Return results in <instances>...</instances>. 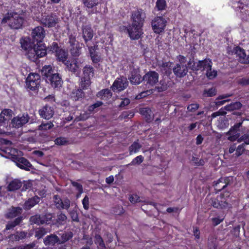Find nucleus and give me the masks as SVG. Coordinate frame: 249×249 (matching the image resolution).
<instances>
[{"label": "nucleus", "instance_id": "nucleus-57", "mask_svg": "<svg viewBox=\"0 0 249 249\" xmlns=\"http://www.w3.org/2000/svg\"><path fill=\"white\" fill-rule=\"evenodd\" d=\"M199 107L198 104H192L187 107V109L190 112H194Z\"/></svg>", "mask_w": 249, "mask_h": 249}, {"label": "nucleus", "instance_id": "nucleus-30", "mask_svg": "<svg viewBox=\"0 0 249 249\" xmlns=\"http://www.w3.org/2000/svg\"><path fill=\"white\" fill-rule=\"evenodd\" d=\"M55 55L59 61L65 63L67 61L68 53L64 49L60 48L55 53Z\"/></svg>", "mask_w": 249, "mask_h": 249}, {"label": "nucleus", "instance_id": "nucleus-62", "mask_svg": "<svg viewBox=\"0 0 249 249\" xmlns=\"http://www.w3.org/2000/svg\"><path fill=\"white\" fill-rule=\"evenodd\" d=\"M69 43L71 44V46H75L76 45H78V42L76 41L75 36H74L72 35L69 36Z\"/></svg>", "mask_w": 249, "mask_h": 249}, {"label": "nucleus", "instance_id": "nucleus-1", "mask_svg": "<svg viewBox=\"0 0 249 249\" xmlns=\"http://www.w3.org/2000/svg\"><path fill=\"white\" fill-rule=\"evenodd\" d=\"M142 26L132 23L127 26H123L120 27L122 32L127 33L131 39L137 40L139 39L142 34Z\"/></svg>", "mask_w": 249, "mask_h": 249}, {"label": "nucleus", "instance_id": "nucleus-45", "mask_svg": "<svg viewBox=\"0 0 249 249\" xmlns=\"http://www.w3.org/2000/svg\"><path fill=\"white\" fill-rule=\"evenodd\" d=\"M83 2L88 8H92L98 4V0H83Z\"/></svg>", "mask_w": 249, "mask_h": 249}, {"label": "nucleus", "instance_id": "nucleus-2", "mask_svg": "<svg viewBox=\"0 0 249 249\" xmlns=\"http://www.w3.org/2000/svg\"><path fill=\"white\" fill-rule=\"evenodd\" d=\"M23 21V18L17 13H13L10 16L5 17L2 20V23L8 22L9 26L15 29L20 28L22 26Z\"/></svg>", "mask_w": 249, "mask_h": 249}, {"label": "nucleus", "instance_id": "nucleus-53", "mask_svg": "<svg viewBox=\"0 0 249 249\" xmlns=\"http://www.w3.org/2000/svg\"><path fill=\"white\" fill-rule=\"evenodd\" d=\"M245 149V144L242 143L239 145H238L237 147H236V152L235 155L237 157H239L241 156L243 152H244Z\"/></svg>", "mask_w": 249, "mask_h": 249}, {"label": "nucleus", "instance_id": "nucleus-33", "mask_svg": "<svg viewBox=\"0 0 249 249\" xmlns=\"http://www.w3.org/2000/svg\"><path fill=\"white\" fill-rule=\"evenodd\" d=\"M23 217L18 216L14 221L9 222L6 226L5 230H9L19 225L22 221Z\"/></svg>", "mask_w": 249, "mask_h": 249}, {"label": "nucleus", "instance_id": "nucleus-17", "mask_svg": "<svg viewBox=\"0 0 249 249\" xmlns=\"http://www.w3.org/2000/svg\"><path fill=\"white\" fill-rule=\"evenodd\" d=\"M232 53H234L236 56L239 57V60L241 63H249V55H247L245 51L240 47L234 48Z\"/></svg>", "mask_w": 249, "mask_h": 249}, {"label": "nucleus", "instance_id": "nucleus-48", "mask_svg": "<svg viewBox=\"0 0 249 249\" xmlns=\"http://www.w3.org/2000/svg\"><path fill=\"white\" fill-rule=\"evenodd\" d=\"M143 159L144 158L142 155L138 156L134 158L130 163L127 164L126 166L140 164L143 162Z\"/></svg>", "mask_w": 249, "mask_h": 249}, {"label": "nucleus", "instance_id": "nucleus-47", "mask_svg": "<svg viewBox=\"0 0 249 249\" xmlns=\"http://www.w3.org/2000/svg\"><path fill=\"white\" fill-rule=\"evenodd\" d=\"M54 126L53 123L49 122L46 123H42L38 126V129L40 130H47L51 129Z\"/></svg>", "mask_w": 249, "mask_h": 249}, {"label": "nucleus", "instance_id": "nucleus-44", "mask_svg": "<svg viewBox=\"0 0 249 249\" xmlns=\"http://www.w3.org/2000/svg\"><path fill=\"white\" fill-rule=\"evenodd\" d=\"M48 231H49L45 228H39L37 229L35 231V237L37 239H40Z\"/></svg>", "mask_w": 249, "mask_h": 249}, {"label": "nucleus", "instance_id": "nucleus-28", "mask_svg": "<svg viewBox=\"0 0 249 249\" xmlns=\"http://www.w3.org/2000/svg\"><path fill=\"white\" fill-rule=\"evenodd\" d=\"M22 186L21 182L17 179H15L9 182L7 186L9 191H14L19 189Z\"/></svg>", "mask_w": 249, "mask_h": 249}, {"label": "nucleus", "instance_id": "nucleus-43", "mask_svg": "<svg viewBox=\"0 0 249 249\" xmlns=\"http://www.w3.org/2000/svg\"><path fill=\"white\" fill-rule=\"evenodd\" d=\"M71 54L74 57L79 56L81 54V48L78 45L71 46Z\"/></svg>", "mask_w": 249, "mask_h": 249}, {"label": "nucleus", "instance_id": "nucleus-40", "mask_svg": "<svg viewBox=\"0 0 249 249\" xmlns=\"http://www.w3.org/2000/svg\"><path fill=\"white\" fill-rule=\"evenodd\" d=\"M90 79L87 77H82L80 82L81 88L83 89H87L90 85Z\"/></svg>", "mask_w": 249, "mask_h": 249}, {"label": "nucleus", "instance_id": "nucleus-12", "mask_svg": "<svg viewBox=\"0 0 249 249\" xmlns=\"http://www.w3.org/2000/svg\"><path fill=\"white\" fill-rule=\"evenodd\" d=\"M53 201L55 206L58 209L68 210L70 207L71 201L68 198L62 200L58 195H54Z\"/></svg>", "mask_w": 249, "mask_h": 249}, {"label": "nucleus", "instance_id": "nucleus-41", "mask_svg": "<svg viewBox=\"0 0 249 249\" xmlns=\"http://www.w3.org/2000/svg\"><path fill=\"white\" fill-rule=\"evenodd\" d=\"M168 86L164 79L160 81L159 84L156 87L158 92H162L167 89Z\"/></svg>", "mask_w": 249, "mask_h": 249}, {"label": "nucleus", "instance_id": "nucleus-19", "mask_svg": "<svg viewBox=\"0 0 249 249\" xmlns=\"http://www.w3.org/2000/svg\"><path fill=\"white\" fill-rule=\"evenodd\" d=\"M130 82L135 85L139 84L143 80L140 74V71L138 69H133L131 72V76L129 78Z\"/></svg>", "mask_w": 249, "mask_h": 249}, {"label": "nucleus", "instance_id": "nucleus-5", "mask_svg": "<svg viewBox=\"0 0 249 249\" xmlns=\"http://www.w3.org/2000/svg\"><path fill=\"white\" fill-rule=\"evenodd\" d=\"M41 79L37 73H30L26 80V87L31 90H36L39 86Z\"/></svg>", "mask_w": 249, "mask_h": 249}, {"label": "nucleus", "instance_id": "nucleus-7", "mask_svg": "<svg viewBox=\"0 0 249 249\" xmlns=\"http://www.w3.org/2000/svg\"><path fill=\"white\" fill-rule=\"evenodd\" d=\"M166 21L161 17H157L152 21L151 25L154 32L160 34L163 32L166 26Z\"/></svg>", "mask_w": 249, "mask_h": 249}, {"label": "nucleus", "instance_id": "nucleus-59", "mask_svg": "<svg viewBox=\"0 0 249 249\" xmlns=\"http://www.w3.org/2000/svg\"><path fill=\"white\" fill-rule=\"evenodd\" d=\"M103 105V103L101 101H97L95 104L89 106V110L90 112L93 111L94 110Z\"/></svg>", "mask_w": 249, "mask_h": 249}, {"label": "nucleus", "instance_id": "nucleus-4", "mask_svg": "<svg viewBox=\"0 0 249 249\" xmlns=\"http://www.w3.org/2000/svg\"><path fill=\"white\" fill-rule=\"evenodd\" d=\"M40 23L48 28L53 27L58 23L59 19L54 14L44 13L41 15V17L38 19Z\"/></svg>", "mask_w": 249, "mask_h": 249}, {"label": "nucleus", "instance_id": "nucleus-10", "mask_svg": "<svg viewBox=\"0 0 249 249\" xmlns=\"http://www.w3.org/2000/svg\"><path fill=\"white\" fill-rule=\"evenodd\" d=\"M29 120L28 114H19L12 120L11 124L14 127L19 128L28 123Z\"/></svg>", "mask_w": 249, "mask_h": 249}, {"label": "nucleus", "instance_id": "nucleus-60", "mask_svg": "<svg viewBox=\"0 0 249 249\" xmlns=\"http://www.w3.org/2000/svg\"><path fill=\"white\" fill-rule=\"evenodd\" d=\"M82 204L84 209L87 210L89 209V198L86 196L82 200Z\"/></svg>", "mask_w": 249, "mask_h": 249}, {"label": "nucleus", "instance_id": "nucleus-13", "mask_svg": "<svg viewBox=\"0 0 249 249\" xmlns=\"http://www.w3.org/2000/svg\"><path fill=\"white\" fill-rule=\"evenodd\" d=\"M128 86L126 78L122 77L117 78L113 83L111 87L112 90L115 91H120L125 89Z\"/></svg>", "mask_w": 249, "mask_h": 249}, {"label": "nucleus", "instance_id": "nucleus-20", "mask_svg": "<svg viewBox=\"0 0 249 249\" xmlns=\"http://www.w3.org/2000/svg\"><path fill=\"white\" fill-rule=\"evenodd\" d=\"M82 36L86 43L92 38L93 31L90 26L87 25L83 27Z\"/></svg>", "mask_w": 249, "mask_h": 249}, {"label": "nucleus", "instance_id": "nucleus-27", "mask_svg": "<svg viewBox=\"0 0 249 249\" xmlns=\"http://www.w3.org/2000/svg\"><path fill=\"white\" fill-rule=\"evenodd\" d=\"M200 70L208 71L212 68V62L210 59H204L198 61Z\"/></svg>", "mask_w": 249, "mask_h": 249}, {"label": "nucleus", "instance_id": "nucleus-16", "mask_svg": "<svg viewBox=\"0 0 249 249\" xmlns=\"http://www.w3.org/2000/svg\"><path fill=\"white\" fill-rule=\"evenodd\" d=\"M173 71L177 77L181 78L187 74L188 70L186 64H176L173 68Z\"/></svg>", "mask_w": 249, "mask_h": 249}, {"label": "nucleus", "instance_id": "nucleus-51", "mask_svg": "<svg viewBox=\"0 0 249 249\" xmlns=\"http://www.w3.org/2000/svg\"><path fill=\"white\" fill-rule=\"evenodd\" d=\"M129 199L130 201L133 204L144 202L140 196L135 194L131 195L129 197Z\"/></svg>", "mask_w": 249, "mask_h": 249}, {"label": "nucleus", "instance_id": "nucleus-29", "mask_svg": "<svg viewBox=\"0 0 249 249\" xmlns=\"http://www.w3.org/2000/svg\"><path fill=\"white\" fill-rule=\"evenodd\" d=\"M71 97L73 100L77 101L84 97L85 94L81 89H73L71 94Z\"/></svg>", "mask_w": 249, "mask_h": 249}, {"label": "nucleus", "instance_id": "nucleus-35", "mask_svg": "<svg viewBox=\"0 0 249 249\" xmlns=\"http://www.w3.org/2000/svg\"><path fill=\"white\" fill-rule=\"evenodd\" d=\"M83 75L82 77H87V78L90 79V77L93 76V68L90 66H86L83 68Z\"/></svg>", "mask_w": 249, "mask_h": 249}, {"label": "nucleus", "instance_id": "nucleus-58", "mask_svg": "<svg viewBox=\"0 0 249 249\" xmlns=\"http://www.w3.org/2000/svg\"><path fill=\"white\" fill-rule=\"evenodd\" d=\"M1 114L2 116H7L10 118V119H11L12 116L13 111L12 110L9 109H5L1 111Z\"/></svg>", "mask_w": 249, "mask_h": 249}, {"label": "nucleus", "instance_id": "nucleus-42", "mask_svg": "<svg viewBox=\"0 0 249 249\" xmlns=\"http://www.w3.org/2000/svg\"><path fill=\"white\" fill-rule=\"evenodd\" d=\"M67 219V216L63 213H60L57 215L56 222L58 225H64L66 223Z\"/></svg>", "mask_w": 249, "mask_h": 249}, {"label": "nucleus", "instance_id": "nucleus-15", "mask_svg": "<svg viewBox=\"0 0 249 249\" xmlns=\"http://www.w3.org/2000/svg\"><path fill=\"white\" fill-rule=\"evenodd\" d=\"M242 125V123H239L235 124L230 130L228 132L227 134L229 135L228 139L231 141H234L238 140L240 135L239 133V128Z\"/></svg>", "mask_w": 249, "mask_h": 249}, {"label": "nucleus", "instance_id": "nucleus-6", "mask_svg": "<svg viewBox=\"0 0 249 249\" xmlns=\"http://www.w3.org/2000/svg\"><path fill=\"white\" fill-rule=\"evenodd\" d=\"M222 195L212 199V205L217 209H225L229 206V196Z\"/></svg>", "mask_w": 249, "mask_h": 249}, {"label": "nucleus", "instance_id": "nucleus-11", "mask_svg": "<svg viewBox=\"0 0 249 249\" xmlns=\"http://www.w3.org/2000/svg\"><path fill=\"white\" fill-rule=\"evenodd\" d=\"M159 74L155 71L147 72L142 78L143 80L149 86H153L159 81Z\"/></svg>", "mask_w": 249, "mask_h": 249}, {"label": "nucleus", "instance_id": "nucleus-64", "mask_svg": "<svg viewBox=\"0 0 249 249\" xmlns=\"http://www.w3.org/2000/svg\"><path fill=\"white\" fill-rule=\"evenodd\" d=\"M71 184L73 186L76 187L77 190L80 193V195H81L83 193V187L82 185L75 181H72Z\"/></svg>", "mask_w": 249, "mask_h": 249}, {"label": "nucleus", "instance_id": "nucleus-52", "mask_svg": "<svg viewBox=\"0 0 249 249\" xmlns=\"http://www.w3.org/2000/svg\"><path fill=\"white\" fill-rule=\"evenodd\" d=\"M30 222L31 224H36L38 225H41L40 223V215L36 214L33 216H32L30 218Z\"/></svg>", "mask_w": 249, "mask_h": 249}, {"label": "nucleus", "instance_id": "nucleus-49", "mask_svg": "<svg viewBox=\"0 0 249 249\" xmlns=\"http://www.w3.org/2000/svg\"><path fill=\"white\" fill-rule=\"evenodd\" d=\"M54 142L58 145H66L69 143V141L65 137H59L55 140Z\"/></svg>", "mask_w": 249, "mask_h": 249}, {"label": "nucleus", "instance_id": "nucleus-63", "mask_svg": "<svg viewBox=\"0 0 249 249\" xmlns=\"http://www.w3.org/2000/svg\"><path fill=\"white\" fill-rule=\"evenodd\" d=\"M216 93V91L214 89L211 88L207 90H205L204 94L206 95L207 96L212 97Z\"/></svg>", "mask_w": 249, "mask_h": 249}, {"label": "nucleus", "instance_id": "nucleus-23", "mask_svg": "<svg viewBox=\"0 0 249 249\" xmlns=\"http://www.w3.org/2000/svg\"><path fill=\"white\" fill-rule=\"evenodd\" d=\"M22 213V209L21 208L12 207L8 210L5 214V217L8 219L13 218L21 214Z\"/></svg>", "mask_w": 249, "mask_h": 249}, {"label": "nucleus", "instance_id": "nucleus-31", "mask_svg": "<svg viewBox=\"0 0 249 249\" xmlns=\"http://www.w3.org/2000/svg\"><path fill=\"white\" fill-rule=\"evenodd\" d=\"M42 74L46 78V81H48L49 77H51L54 73L50 65L44 66L41 70Z\"/></svg>", "mask_w": 249, "mask_h": 249}, {"label": "nucleus", "instance_id": "nucleus-54", "mask_svg": "<svg viewBox=\"0 0 249 249\" xmlns=\"http://www.w3.org/2000/svg\"><path fill=\"white\" fill-rule=\"evenodd\" d=\"M166 6V1L165 0H158L156 2V7L158 10H162L164 9Z\"/></svg>", "mask_w": 249, "mask_h": 249}, {"label": "nucleus", "instance_id": "nucleus-56", "mask_svg": "<svg viewBox=\"0 0 249 249\" xmlns=\"http://www.w3.org/2000/svg\"><path fill=\"white\" fill-rule=\"evenodd\" d=\"M206 75L209 79H212L216 76L217 71L214 70L212 71L211 69V71H206Z\"/></svg>", "mask_w": 249, "mask_h": 249}, {"label": "nucleus", "instance_id": "nucleus-46", "mask_svg": "<svg viewBox=\"0 0 249 249\" xmlns=\"http://www.w3.org/2000/svg\"><path fill=\"white\" fill-rule=\"evenodd\" d=\"M188 67L193 71L200 70V67L198 62H195L193 60L190 59L187 63Z\"/></svg>", "mask_w": 249, "mask_h": 249}, {"label": "nucleus", "instance_id": "nucleus-38", "mask_svg": "<svg viewBox=\"0 0 249 249\" xmlns=\"http://www.w3.org/2000/svg\"><path fill=\"white\" fill-rule=\"evenodd\" d=\"M60 235L61 236V239H59V244H61L71 239L73 236V233L70 231L64 232L60 234Z\"/></svg>", "mask_w": 249, "mask_h": 249}, {"label": "nucleus", "instance_id": "nucleus-9", "mask_svg": "<svg viewBox=\"0 0 249 249\" xmlns=\"http://www.w3.org/2000/svg\"><path fill=\"white\" fill-rule=\"evenodd\" d=\"M145 17V14L142 10H134L132 12L131 15L132 23H135V24L143 26Z\"/></svg>", "mask_w": 249, "mask_h": 249}, {"label": "nucleus", "instance_id": "nucleus-26", "mask_svg": "<svg viewBox=\"0 0 249 249\" xmlns=\"http://www.w3.org/2000/svg\"><path fill=\"white\" fill-rule=\"evenodd\" d=\"M40 201V198L37 196L29 198L26 201L23 206V208L25 210H30L36 204L38 203Z\"/></svg>", "mask_w": 249, "mask_h": 249}, {"label": "nucleus", "instance_id": "nucleus-8", "mask_svg": "<svg viewBox=\"0 0 249 249\" xmlns=\"http://www.w3.org/2000/svg\"><path fill=\"white\" fill-rule=\"evenodd\" d=\"M45 30L41 26L36 27L32 31L31 36L34 42H41L45 37Z\"/></svg>", "mask_w": 249, "mask_h": 249}, {"label": "nucleus", "instance_id": "nucleus-32", "mask_svg": "<svg viewBox=\"0 0 249 249\" xmlns=\"http://www.w3.org/2000/svg\"><path fill=\"white\" fill-rule=\"evenodd\" d=\"M97 96L103 100H107L111 98L112 93L109 89H106L98 92Z\"/></svg>", "mask_w": 249, "mask_h": 249}, {"label": "nucleus", "instance_id": "nucleus-34", "mask_svg": "<svg viewBox=\"0 0 249 249\" xmlns=\"http://www.w3.org/2000/svg\"><path fill=\"white\" fill-rule=\"evenodd\" d=\"M140 113L145 117L147 121L149 122L152 119V113L150 108L148 107L141 108Z\"/></svg>", "mask_w": 249, "mask_h": 249}, {"label": "nucleus", "instance_id": "nucleus-39", "mask_svg": "<svg viewBox=\"0 0 249 249\" xmlns=\"http://www.w3.org/2000/svg\"><path fill=\"white\" fill-rule=\"evenodd\" d=\"M27 234L28 233L25 231H18L16 233L11 235V237L12 239L16 241H19V240L24 239L26 237H27Z\"/></svg>", "mask_w": 249, "mask_h": 249}, {"label": "nucleus", "instance_id": "nucleus-55", "mask_svg": "<svg viewBox=\"0 0 249 249\" xmlns=\"http://www.w3.org/2000/svg\"><path fill=\"white\" fill-rule=\"evenodd\" d=\"M243 141L244 142V143L245 144V145L249 144V135L245 134L242 135L237 140V142H241Z\"/></svg>", "mask_w": 249, "mask_h": 249}, {"label": "nucleus", "instance_id": "nucleus-50", "mask_svg": "<svg viewBox=\"0 0 249 249\" xmlns=\"http://www.w3.org/2000/svg\"><path fill=\"white\" fill-rule=\"evenodd\" d=\"M40 223L41 224H49L50 222L51 221L52 217L51 215H40Z\"/></svg>", "mask_w": 249, "mask_h": 249}, {"label": "nucleus", "instance_id": "nucleus-36", "mask_svg": "<svg viewBox=\"0 0 249 249\" xmlns=\"http://www.w3.org/2000/svg\"><path fill=\"white\" fill-rule=\"evenodd\" d=\"M242 107V104L240 102H236L231 103L224 107V109L228 111H232L233 110L239 109Z\"/></svg>", "mask_w": 249, "mask_h": 249}, {"label": "nucleus", "instance_id": "nucleus-3", "mask_svg": "<svg viewBox=\"0 0 249 249\" xmlns=\"http://www.w3.org/2000/svg\"><path fill=\"white\" fill-rule=\"evenodd\" d=\"M46 47L43 44H37L28 51L27 56L31 60L35 61L38 57L44 56L46 54Z\"/></svg>", "mask_w": 249, "mask_h": 249}, {"label": "nucleus", "instance_id": "nucleus-18", "mask_svg": "<svg viewBox=\"0 0 249 249\" xmlns=\"http://www.w3.org/2000/svg\"><path fill=\"white\" fill-rule=\"evenodd\" d=\"M38 112L41 118L49 120L53 117L54 114V110L51 107L46 105L40 109Z\"/></svg>", "mask_w": 249, "mask_h": 249}, {"label": "nucleus", "instance_id": "nucleus-24", "mask_svg": "<svg viewBox=\"0 0 249 249\" xmlns=\"http://www.w3.org/2000/svg\"><path fill=\"white\" fill-rule=\"evenodd\" d=\"M47 82H50L52 87L55 88L61 86L62 81L59 74L54 73L51 77H49Z\"/></svg>", "mask_w": 249, "mask_h": 249}, {"label": "nucleus", "instance_id": "nucleus-14", "mask_svg": "<svg viewBox=\"0 0 249 249\" xmlns=\"http://www.w3.org/2000/svg\"><path fill=\"white\" fill-rule=\"evenodd\" d=\"M83 60L81 59H74L72 61H66L64 64L66 65L68 69L72 72H78L81 67Z\"/></svg>", "mask_w": 249, "mask_h": 249}, {"label": "nucleus", "instance_id": "nucleus-21", "mask_svg": "<svg viewBox=\"0 0 249 249\" xmlns=\"http://www.w3.org/2000/svg\"><path fill=\"white\" fill-rule=\"evenodd\" d=\"M16 165L21 169L30 170L32 165L25 158L21 157L16 159Z\"/></svg>", "mask_w": 249, "mask_h": 249}, {"label": "nucleus", "instance_id": "nucleus-22", "mask_svg": "<svg viewBox=\"0 0 249 249\" xmlns=\"http://www.w3.org/2000/svg\"><path fill=\"white\" fill-rule=\"evenodd\" d=\"M44 243L47 246H53L56 243L59 244V238L54 234H51L47 236L44 239Z\"/></svg>", "mask_w": 249, "mask_h": 249}, {"label": "nucleus", "instance_id": "nucleus-25", "mask_svg": "<svg viewBox=\"0 0 249 249\" xmlns=\"http://www.w3.org/2000/svg\"><path fill=\"white\" fill-rule=\"evenodd\" d=\"M230 178H221L214 185L215 189L220 191L224 189L229 183Z\"/></svg>", "mask_w": 249, "mask_h": 249}, {"label": "nucleus", "instance_id": "nucleus-61", "mask_svg": "<svg viewBox=\"0 0 249 249\" xmlns=\"http://www.w3.org/2000/svg\"><path fill=\"white\" fill-rule=\"evenodd\" d=\"M48 49H49V51L55 53L60 48L58 47L57 43L53 42V44L48 47Z\"/></svg>", "mask_w": 249, "mask_h": 249}, {"label": "nucleus", "instance_id": "nucleus-37", "mask_svg": "<svg viewBox=\"0 0 249 249\" xmlns=\"http://www.w3.org/2000/svg\"><path fill=\"white\" fill-rule=\"evenodd\" d=\"M141 147L142 145L140 143L137 142H135L129 147L130 155L137 153Z\"/></svg>", "mask_w": 249, "mask_h": 249}]
</instances>
